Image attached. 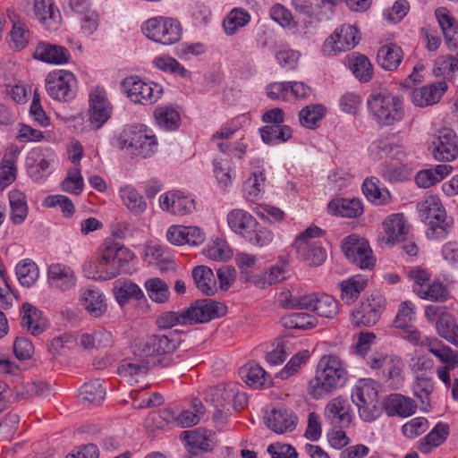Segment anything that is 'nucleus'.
Here are the masks:
<instances>
[{"instance_id":"1","label":"nucleus","mask_w":458,"mask_h":458,"mask_svg":"<svg viewBox=\"0 0 458 458\" xmlns=\"http://www.w3.org/2000/svg\"><path fill=\"white\" fill-rule=\"evenodd\" d=\"M347 380L345 363L335 355H325L317 366L314 377L309 381L308 393L319 400L344 387Z\"/></svg>"},{"instance_id":"2","label":"nucleus","mask_w":458,"mask_h":458,"mask_svg":"<svg viewBox=\"0 0 458 458\" xmlns=\"http://www.w3.org/2000/svg\"><path fill=\"white\" fill-rule=\"evenodd\" d=\"M367 107L373 121L381 127L400 123L405 114L403 98L386 89H374L367 99Z\"/></svg>"},{"instance_id":"3","label":"nucleus","mask_w":458,"mask_h":458,"mask_svg":"<svg viewBox=\"0 0 458 458\" xmlns=\"http://www.w3.org/2000/svg\"><path fill=\"white\" fill-rule=\"evenodd\" d=\"M116 146L131 155L146 158L157 150V140L152 131L146 125H131L117 137Z\"/></svg>"},{"instance_id":"4","label":"nucleus","mask_w":458,"mask_h":458,"mask_svg":"<svg viewBox=\"0 0 458 458\" xmlns=\"http://www.w3.org/2000/svg\"><path fill=\"white\" fill-rule=\"evenodd\" d=\"M134 254L129 249L113 241H106L99 252L100 267L104 281L116 277L129 270Z\"/></svg>"},{"instance_id":"5","label":"nucleus","mask_w":458,"mask_h":458,"mask_svg":"<svg viewBox=\"0 0 458 458\" xmlns=\"http://www.w3.org/2000/svg\"><path fill=\"white\" fill-rule=\"evenodd\" d=\"M422 222L428 225L426 232L429 239L445 238L450 229L446 222V213L440 199L437 195H428L418 205Z\"/></svg>"},{"instance_id":"6","label":"nucleus","mask_w":458,"mask_h":458,"mask_svg":"<svg viewBox=\"0 0 458 458\" xmlns=\"http://www.w3.org/2000/svg\"><path fill=\"white\" fill-rule=\"evenodd\" d=\"M352 401L356 405L362 420L371 422L380 416L378 393L374 380L367 378L359 380L352 391Z\"/></svg>"},{"instance_id":"7","label":"nucleus","mask_w":458,"mask_h":458,"mask_svg":"<svg viewBox=\"0 0 458 458\" xmlns=\"http://www.w3.org/2000/svg\"><path fill=\"white\" fill-rule=\"evenodd\" d=\"M322 234L318 226H310L301 233L293 246L300 259L310 266H320L327 259L325 249L315 240Z\"/></svg>"},{"instance_id":"8","label":"nucleus","mask_w":458,"mask_h":458,"mask_svg":"<svg viewBox=\"0 0 458 458\" xmlns=\"http://www.w3.org/2000/svg\"><path fill=\"white\" fill-rule=\"evenodd\" d=\"M366 363L371 369H380L385 382L391 387L397 389L402 386L404 365L401 358L375 352L367 356Z\"/></svg>"},{"instance_id":"9","label":"nucleus","mask_w":458,"mask_h":458,"mask_svg":"<svg viewBox=\"0 0 458 458\" xmlns=\"http://www.w3.org/2000/svg\"><path fill=\"white\" fill-rule=\"evenodd\" d=\"M181 341V335L177 331L149 335L135 345V354L140 358H150L170 353L176 350Z\"/></svg>"},{"instance_id":"10","label":"nucleus","mask_w":458,"mask_h":458,"mask_svg":"<svg viewBox=\"0 0 458 458\" xmlns=\"http://www.w3.org/2000/svg\"><path fill=\"white\" fill-rule=\"evenodd\" d=\"M344 256L352 263L361 269H371L376 264V259L368 240L358 235L350 234L341 242Z\"/></svg>"},{"instance_id":"11","label":"nucleus","mask_w":458,"mask_h":458,"mask_svg":"<svg viewBox=\"0 0 458 458\" xmlns=\"http://www.w3.org/2000/svg\"><path fill=\"white\" fill-rule=\"evenodd\" d=\"M146 36L162 45H173L180 40L182 27L178 21L172 18L155 17L145 24Z\"/></svg>"},{"instance_id":"12","label":"nucleus","mask_w":458,"mask_h":458,"mask_svg":"<svg viewBox=\"0 0 458 458\" xmlns=\"http://www.w3.org/2000/svg\"><path fill=\"white\" fill-rule=\"evenodd\" d=\"M122 86L131 101L142 105H150L157 102L163 93L161 85L155 82H146L137 76L125 78Z\"/></svg>"},{"instance_id":"13","label":"nucleus","mask_w":458,"mask_h":458,"mask_svg":"<svg viewBox=\"0 0 458 458\" xmlns=\"http://www.w3.org/2000/svg\"><path fill=\"white\" fill-rule=\"evenodd\" d=\"M386 307L385 297L378 293H372L364 299L360 306L352 312V324L357 327H371L377 323Z\"/></svg>"},{"instance_id":"14","label":"nucleus","mask_w":458,"mask_h":458,"mask_svg":"<svg viewBox=\"0 0 458 458\" xmlns=\"http://www.w3.org/2000/svg\"><path fill=\"white\" fill-rule=\"evenodd\" d=\"M76 79L68 71L58 70L47 74L46 89L48 95L58 101H69L75 96Z\"/></svg>"},{"instance_id":"15","label":"nucleus","mask_w":458,"mask_h":458,"mask_svg":"<svg viewBox=\"0 0 458 458\" xmlns=\"http://www.w3.org/2000/svg\"><path fill=\"white\" fill-rule=\"evenodd\" d=\"M188 325L206 323L214 318L224 316L226 306L211 299L196 301L191 306L184 310Z\"/></svg>"},{"instance_id":"16","label":"nucleus","mask_w":458,"mask_h":458,"mask_svg":"<svg viewBox=\"0 0 458 458\" xmlns=\"http://www.w3.org/2000/svg\"><path fill=\"white\" fill-rule=\"evenodd\" d=\"M360 41L359 31L351 25H343L326 39L323 52L327 55H335L339 52L353 48Z\"/></svg>"},{"instance_id":"17","label":"nucleus","mask_w":458,"mask_h":458,"mask_svg":"<svg viewBox=\"0 0 458 458\" xmlns=\"http://www.w3.org/2000/svg\"><path fill=\"white\" fill-rule=\"evenodd\" d=\"M88 123L93 130L100 129L111 117L112 106L103 89H95L89 94Z\"/></svg>"},{"instance_id":"18","label":"nucleus","mask_w":458,"mask_h":458,"mask_svg":"<svg viewBox=\"0 0 458 458\" xmlns=\"http://www.w3.org/2000/svg\"><path fill=\"white\" fill-rule=\"evenodd\" d=\"M432 154L438 161L450 162L458 156V140L455 132L449 128H442L434 135Z\"/></svg>"},{"instance_id":"19","label":"nucleus","mask_w":458,"mask_h":458,"mask_svg":"<svg viewBox=\"0 0 458 458\" xmlns=\"http://www.w3.org/2000/svg\"><path fill=\"white\" fill-rule=\"evenodd\" d=\"M159 207L174 216H186L195 210V200L180 191H168L159 196Z\"/></svg>"},{"instance_id":"20","label":"nucleus","mask_w":458,"mask_h":458,"mask_svg":"<svg viewBox=\"0 0 458 458\" xmlns=\"http://www.w3.org/2000/svg\"><path fill=\"white\" fill-rule=\"evenodd\" d=\"M324 416L331 424L340 428L349 427L352 423L353 413L351 404L346 397L342 395L331 399L326 405Z\"/></svg>"},{"instance_id":"21","label":"nucleus","mask_w":458,"mask_h":458,"mask_svg":"<svg viewBox=\"0 0 458 458\" xmlns=\"http://www.w3.org/2000/svg\"><path fill=\"white\" fill-rule=\"evenodd\" d=\"M317 295V293H308L302 288L293 287L289 290H284L278 294V302L284 309L312 310Z\"/></svg>"},{"instance_id":"22","label":"nucleus","mask_w":458,"mask_h":458,"mask_svg":"<svg viewBox=\"0 0 458 458\" xmlns=\"http://www.w3.org/2000/svg\"><path fill=\"white\" fill-rule=\"evenodd\" d=\"M47 280L50 287L58 292H68L76 286L77 278L73 269L66 265L55 263L48 267Z\"/></svg>"},{"instance_id":"23","label":"nucleus","mask_w":458,"mask_h":458,"mask_svg":"<svg viewBox=\"0 0 458 458\" xmlns=\"http://www.w3.org/2000/svg\"><path fill=\"white\" fill-rule=\"evenodd\" d=\"M21 154V148L15 145H9L0 163V190H4L12 184L17 176V161Z\"/></svg>"},{"instance_id":"24","label":"nucleus","mask_w":458,"mask_h":458,"mask_svg":"<svg viewBox=\"0 0 458 458\" xmlns=\"http://www.w3.org/2000/svg\"><path fill=\"white\" fill-rule=\"evenodd\" d=\"M53 154L42 148H34L28 157L30 174L35 181L44 179L49 174Z\"/></svg>"},{"instance_id":"25","label":"nucleus","mask_w":458,"mask_h":458,"mask_svg":"<svg viewBox=\"0 0 458 458\" xmlns=\"http://www.w3.org/2000/svg\"><path fill=\"white\" fill-rule=\"evenodd\" d=\"M81 304L94 318H100L107 310L105 295L98 288L82 290L80 296Z\"/></svg>"},{"instance_id":"26","label":"nucleus","mask_w":458,"mask_h":458,"mask_svg":"<svg viewBox=\"0 0 458 458\" xmlns=\"http://www.w3.org/2000/svg\"><path fill=\"white\" fill-rule=\"evenodd\" d=\"M446 89L447 85L445 81L432 83L413 90L411 101L417 106H428L438 102Z\"/></svg>"},{"instance_id":"27","label":"nucleus","mask_w":458,"mask_h":458,"mask_svg":"<svg viewBox=\"0 0 458 458\" xmlns=\"http://www.w3.org/2000/svg\"><path fill=\"white\" fill-rule=\"evenodd\" d=\"M437 22L445 37L448 48L458 47V21L450 14L446 8L439 7L435 12Z\"/></svg>"},{"instance_id":"28","label":"nucleus","mask_w":458,"mask_h":458,"mask_svg":"<svg viewBox=\"0 0 458 458\" xmlns=\"http://www.w3.org/2000/svg\"><path fill=\"white\" fill-rule=\"evenodd\" d=\"M34 57L48 64H64L68 63L71 55L64 47L41 42L35 49Z\"/></svg>"},{"instance_id":"29","label":"nucleus","mask_w":458,"mask_h":458,"mask_svg":"<svg viewBox=\"0 0 458 458\" xmlns=\"http://www.w3.org/2000/svg\"><path fill=\"white\" fill-rule=\"evenodd\" d=\"M21 325L33 335L42 334L47 326L46 319L42 317V312L29 302L22 304Z\"/></svg>"},{"instance_id":"30","label":"nucleus","mask_w":458,"mask_h":458,"mask_svg":"<svg viewBox=\"0 0 458 458\" xmlns=\"http://www.w3.org/2000/svg\"><path fill=\"white\" fill-rule=\"evenodd\" d=\"M234 394V383L218 385L210 388L206 400L209 401L216 408L215 417L222 414L224 410L230 411L231 402Z\"/></svg>"},{"instance_id":"31","label":"nucleus","mask_w":458,"mask_h":458,"mask_svg":"<svg viewBox=\"0 0 458 458\" xmlns=\"http://www.w3.org/2000/svg\"><path fill=\"white\" fill-rule=\"evenodd\" d=\"M264 420L269 428L279 434L292 431L296 426V417L286 409H274Z\"/></svg>"},{"instance_id":"32","label":"nucleus","mask_w":458,"mask_h":458,"mask_svg":"<svg viewBox=\"0 0 458 458\" xmlns=\"http://www.w3.org/2000/svg\"><path fill=\"white\" fill-rule=\"evenodd\" d=\"M34 13L45 27L49 30H56L61 15L53 0H35Z\"/></svg>"},{"instance_id":"33","label":"nucleus","mask_w":458,"mask_h":458,"mask_svg":"<svg viewBox=\"0 0 458 458\" xmlns=\"http://www.w3.org/2000/svg\"><path fill=\"white\" fill-rule=\"evenodd\" d=\"M118 195L126 208L134 215H140L148 208V203L143 195L132 185L120 187Z\"/></svg>"},{"instance_id":"34","label":"nucleus","mask_w":458,"mask_h":458,"mask_svg":"<svg viewBox=\"0 0 458 458\" xmlns=\"http://www.w3.org/2000/svg\"><path fill=\"white\" fill-rule=\"evenodd\" d=\"M330 213L343 217H358L363 213V205L359 199H338L328 203Z\"/></svg>"},{"instance_id":"35","label":"nucleus","mask_w":458,"mask_h":458,"mask_svg":"<svg viewBox=\"0 0 458 458\" xmlns=\"http://www.w3.org/2000/svg\"><path fill=\"white\" fill-rule=\"evenodd\" d=\"M227 224L232 231L243 235L251 232L258 225V222L247 211L235 208L228 213Z\"/></svg>"},{"instance_id":"36","label":"nucleus","mask_w":458,"mask_h":458,"mask_svg":"<svg viewBox=\"0 0 458 458\" xmlns=\"http://www.w3.org/2000/svg\"><path fill=\"white\" fill-rule=\"evenodd\" d=\"M368 279L360 275L353 276L339 284L340 297L346 304L353 303L364 291Z\"/></svg>"},{"instance_id":"37","label":"nucleus","mask_w":458,"mask_h":458,"mask_svg":"<svg viewBox=\"0 0 458 458\" xmlns=\"http://www.w3.org/2000/svg\"><path fill=\"white\" fill-rule=\"evenodd\" d=\"M113 292L115 300L122 307L131 299L141 300L144 297V293L138 284L128 280H116L114 283Z\"/></svg>"},{"instance_id":"38","label":"nucleus","mask_w":458,"mask_h":458,"mask_svg":"<svg viewBox=\"0 0 458 458\" xmlns=\"http://www.w3.org/2000/svg\"><path fill=\"white\" fill-rule=\"evenodd\" d=\"M10 219L14 225L22 224L29 212L26 195L16 189L9 192Z\"/></svg>"},{"instance_id":"39","label":"nucleus","mask_w":458,"mask_h":458,"mask_svg":"<svg viewBox=\"0 0 458 458\" xmlns=\"http://www.w3.org/2000/svg\"><path fill=\"white\" fill-rule=\"evenodd\" d=\"M379 184V179L375 176L365 179L362 184V191L367 199L377 206L386 205L391 199L389 191L386 188H381Z\"/></svg>"},{"instance_id":"40","label":"nucleus","mask_w":458,"mask_h":458,"mask_svg":"<svg viewBox=\"0 0 458 458\" xmlns=\"http://www.w3.org/2000/svg\"><path fill=\"white\" fill-rule=\"evenodd\" d=\"M192 278L196 287L205 295H213L216 292L214 273L207 266H198L192 270Z\"/></svg>"},{"instance_id":"41","label":"nucleus","mask_w":458,"mask_h":458,"mask_svg":"<svg viewBox=\"0 0 458 458\" xmlns=\"http://www.w3.org/2000/svg\"><path fill=\"white\" fill-rule=\"evenodd\" d=\"M157 124L164 131H176L181 123L179 112L170 106H157L154 111Z\"/></svg>"},{"instance_id":"42","label":"nucleus","mask_w":458,"mask_h":458,"mask_svg":"<svg viewBox=\"0 0 458 458\" xmlns=\"http://www.w3.org/2000/svg\"><path fill=\"white\" fill-rule=\"evenodd\" d=\"M242 379L253 388L270 386L271 378L267 373L258 364H250L241 369Z\"/></svg>"},{"instance_id":"43","label":"nucleus","mask_w":458,"mask_h":458,"mask_svg":"<svg viewBox=\"0 0 458 458\" xmlns=\"http://www.w3.org/2000/svg\"><path fill=\"white\" fill-rule=\"evenodd\" d=\"M387 242H400L404 239L408 227L403 214H393L383 223Z\"/></svg>"},{"instance_id":"44","label":"nucleus","mask_w":458,"mask_h":458,"mask_svg":"<svg viewBox=\"0 0 458 458\" xmlns=\"http://www.w3.org/2000/svg\"><path fill=\"white\" fill-rule=\"evenodd\" d=\"M403 60L401 47L394 44L383 46L377 52V62L379 65L387 71L395 70Z\"/></svg>"},{"instance_id":"45","label":"nucleus","mask_w":458,"mask_h":458,"mask_svg":"<svg viewBox=\"0 0 458 458\" xmlns=\"http://www.w3.org/2000/svg\"><path fill=\"white\" fill-rule=\"evenodd\" d=\"M347 63L350 69L360 81L367 82L371 80L373 67L367 56L358 53H352L348 55Z\"/></svg>"},{"instance_id":"46","label":"nucleus","mask_w":458,"mask_h":458,"mask_svg":"<svg viewBox=\"0 0 458 458\" xmlns=\"http://www.w3.org/2000/svg\"><path fill=\"white\" fill-rule=\"evenodd\" d=\"M250 21V14L242 8H233L223 21V28L227 36H233Z\"/></svg>"},{"instance_id":"47","label":"nucleus","mask_w":458,"mask_h":458,"mask_svg":"<svg viewBox=\"0 0 458 458\" xmlns=\"http://www.w3.org/2000/svg\"><path fill=\"white\" fill-rule=\"evenodd\" d=\"M386 410L389 415L408 417L414 413L415 405L411 399L399 394H394L387 398Z\"/></svg>"},{"instance_id":"48","label":"nucleus","mask_w":458,"mask_h":458,"mask_svg":"<svg viewBox=\"0 0 458 458\" xmlns=\"http://www.w3.org/2000/svg\"><path fill=\"white\" fill-rule=\"evenodd\" d=\"M448 436V426L438 422L434 428L420 442V450L424 454L429 453L432 448L440 445Z\"/></svg>"},{"instance_id":"49","label":"nucleus","mask_w":458,"mask_h":458,"mask_svg":"<svg viewBox=\"0 0 458 458\" xmlns=\"http://www.w3.org/2000/svg\"><path fill=\"white\" fill-rule=\"evenodd\" d=\"M135 353V350L133 351ZM138 358L135 361H125L118 368L121 375L130 377L131 380L138 381L140 377H144L149 368L148 358H140L139 355L134 354Z\"/></svg>"},{"instance_id":"50","label":"nucleus","mask_w":458,"mask_h":458,"mask_svg":"<svg viewBox=\"0 0 458 458\" xmlns=\"http://www.w3.org/2000/svg\"><path fill=\"white\" fill-rule=\"evenodd\" d=\"M262 140L267 144H278L292 137V129L287 125H266L259 130Z\"/></svg>"},{"instance_id":"51","label":"nucleus","mask_w":458,"mask_h":458,"mask_svg":"<svg viewBox=\"0 0 458 458\" xmlns=\"http://www.w3.org/2000/svg\"><path fill=\"white\" fill-rule=\"evenodd\" d=\"M145 288L149 299L156 303H165L170 299L168 284L158 277H152L145 282Z\"/></svg>"},{"instance_id":"52","label":"nucleus","mask_w":458,"mask_h":458,"mask_svg":"<svg viewBox=\"0 0 458 458\" xmlns=\"http://www.w3.org/2000/svg\"><path fill=\"white\" fill-rule=\"evenodd\" d=\"M80 394L84 403L99 405L105 399L106 387L101 380L96 379L84 384L81 388Z\"/></svg>"},{"instance_id":"53","label":"nucleus","mask_w":458,"mask_h":458,"mask_svg":"<svg viewBox=\"0 0 458 458\" xmlns=\"http://www.w3.org/2000/svg\"><path fill=\"white\" fill-rule=\"evenodd\" d=\"M427 348L428 352L443 364L458 362V352L444 344L437 337L433 336L431 340L428 342Z\"/></svg>"},{"instance_id":"54","label":"nucleus","mask_w":458,"mask_h":458,"mask_svg":"<svg viewBox=\"0 0 458 458\" xmlns=\"http://www.w3.org/2000/svg\"><path fill=\"white\" fill-rule=\"evenodd\" d=\"M17 278L21 285L30 287L38 279L39 270L37 264L30 259H23L15 267Z\"/></svg>"},{"instance_id":"55","label":"nucleus","mask_w":458,"mask_h":458,"mask_svg":"<svg viewBox=\"0 0 458 458\" xmlns=\"http://www.w3.org/2000/svg\"><path fill=\"white\" fill-rule=\"evenodd\" d=\"M326 114V107L321 104H312L300 111L301 124L308 129H315Z\"/></svg>"},{"instance_id":"56","label":"nucleus","mask_w":458,"mask_h":458,"mask_svg":"<svg viewBox=\"0 0 458 458\" xmlns=\"http://www.w3.org/2000/svg\"><path fill=\"white\" fill-rule=\"evenodd\" d=\"M203 254L216 261H226L233 256V251L226 241L216 238L203 249Z\"/></svg>"},{"instance_id":"57","label":"nucleus","mask_w":458,"mask_h":458,"mask_svg":"<svg viewBox=\"0 0 458 458\" xmlns=\"http://www.w3.org/2000/svg\"><path fill=\"white\" fill-rule=\"evenodd\" d=\"M205 412L206 409L202 402L194 399L191 403V409L181 411L176 420L181 427L189 428L197 425Z\"/></svg>"},{"instance_id":"58","label":"nucleus","mask_w":458,"mask_h":458,"mask_svg":"<svg viewBox=\"0 0 458 458\" xmlns=\"http://www.w3.org/2000/svg\"><path fill=\"white\" fill-rule=\"evenodd\" d=\"M425 317L430 324L435 326L437 334L448 326V322L454 318L444 307L437 305H428L425 309Z\"/></svg>"},{"instance_id":"59","label":"nucleus","mask_w":458,"mask_h":458,"mask_svg":"<svg viewBox=\"0 0 458 458\" xmlns=\"http://www.w3.org/2000/svg\"><path fill=\"white\" fill-rule=\"evenodd\" d=\"M317 319L305 312L293 313L282 318L283 326L290 329L307 330L315 327Z\"/></svg>"},{"instance_id":"60","label":"nucleus","mask_w":458,"mask_h":458,"mask_svg":"<svg viewBox=\"0 0 458 458\" xmlns=\"http://www.w3.org/2000/svg\"><path fill=\"white\" fill-rule=\"evenodd\" d=\"M312 311H315L320 317L333 318L338 313V302L330 295H317Z\"/></svg>"},{"instance_id":"61","label":"nucleus","mask_w":458,"mask_h":458,"mask_svg":"<svg viewBox=\"0 0 458 458\" xmlns=\"http://www.w3.org/2000/svg\"><path fill=\"white\" fill-rule=\"evenodd\" d=\"M214 174L221 189L227 188L234 178V172L227 160L215 159Z\"/></svg>"},{"instance_id":"62","label":"nucleus","mask_w":458,"mask_h":458,"mask_svg":"<svg viewBox=\"0 0 458 458\" xmlns=\"http://www.w3.org/2000/svg\"><path fill=\"white\" fill-rule=\"evenodd\" d=\"M63 191L74 194L80 195L84 187V182L81 175V169L78 166H74L68 171L67 176L62 182Z\"/></svg>"},{"instance_id":"63","label":"nucleus","mask_w":458,"mask_h":458,"mask_svg":"<svg viewBox=\"0 0 458 458\" xmlns=\"http://www.w3.org/2000/svg\"><path fill=\"white\" fill-rule=\"evenodd\" d=\"M153 63L159 70L176 73L182 78H186L190 75V72L174 57L168 55L157 56Z\"/></svg>"},{"instance_id":"64","label":"nucleus","mask_w":458,"mask_h":458,"mask_svg":"<svg viewBox=\"0 0 458 458\" xmlns=\"http://www.w3.org/2000/svg\"><path fill=\"white\" fill-rule=\"evenodd\" d=\"M265 176L263 171L258 170L251 174L244 183V191L249 200L254 201L264 190Z\"/></svg>"}]
</instances>
